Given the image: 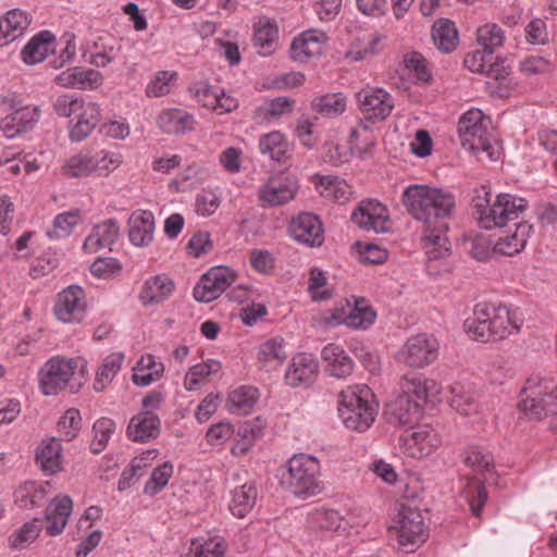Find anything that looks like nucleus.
I'll return each instance as SVG.
<instances>
[{
  "label": "nucleus",
  "mask_w": 557,
  "mask_h": 557,
  "mask_svg": "<svg viewBox=\"0 0 557 557\" xmlns=\"http://www.w3.org/2000/svg\"><path fill=\"white\" fill-rule=\"evenodd\" d=\"M403 205L423 226L437 225L440 231H448L447 220L456 207L455 197L442 188L413 184L403 193Z\"/></svg>",
  "instance_id": "obj_1"
},
{
  "label": "nucleus",
  "mask_w": 557,
  "mask_h": 557,
  "mask_svg": "<svg viewBox=\"0 0 557 557\" xmlns=\"http://www.w3.org/2000/svg\"><path fill=\"white\" fill-rule=\"evenodd\" d=\"M473 202L479 223L485 230L504 227L508 222L517 220L527 209L524 199L509 194H500L491 202V191L485 186L478 190Z\"/></svg>",
  "instance_id": "obj_2"
},
{
  "label": "nucleus",
  "mask_w": 557,
  "mask_h": 557,
  "mask_svg": "<svg viewBox=\"0 0 557 557\" xmlns=\"http://www.w3.org/2000/svg\"><path fill=\"white\" fill-rule=\"evenodd\" d=\"M463 463L469 467L474 475L467 479L462 495L470 506L473 516L480 517L482 508L487 500V492L484 482L488 481L494 469L492 455L479 446H468L462 453Z\"/></svg>",
  "instance_id": "obj_3"
},
{
  "label": "nucleus",
  "mask_w": 557,
  "mask_h": 557,
  "mask_svg": "<svg viewBox=\"0 0 557 557\" xmlns=\"http://www.w3.org/2000/svg\"><path fill=\"white\" fill-rule=\"evenodd\" d=\"M338 412L347 429L364 432L374 422L377 405L367 385L349 386L341 393Z\"/></svg>",
  "instance_id": "obj_4"
},
{
  "label": "nucleus",
  "mask_w": 557,
  "mask_h": 557,
  "mask_svg": "<svg viewBox=\"0 0 557 557\" xmlns=\"http://www.w3.org/2000/svg\"><path fill=\"white\" fill-rule=\"evenodd\" d=\"M283 483L296 496L311 497L324 491V483L321 480L320 461L306 454L294 455L287 462V473Z\"/></svg>",
  "instance_id": "obj_5"
},
{
  "label": "nucleus",
  "mask_w": 557,
  "mask_h": 557,
  "mask_svg": "<svg viewBox=\"0 0 557 557\" xmlns=\"http://www.w3.org/2000/svg\"><path fill=\"white\" fill-rule=\"evenodd\" d=\"M518 408L530 419L557 417V383L537 375L529 377Z\"/></svg>",
  "instance_id": "obj_6"
},
{
  "label": "nucleus",
  "mask_w": 557,
  "mask_h": 557,
  "mask_svg": "<svg viewBox=\"0 0 557 557\" xmlns=\"http://www.w3.org/2000/svg\"><path fill=\"white\" fill-rule=\"evenodd\" d=\"M488 126L490 119L481 110L471 109L467 111L458 123L462 147L474 152H485L492 159L493 146Z\"/></svg>",
  "instance_id": "obj_7"
},
{
  "label": "nucleus",
  "mask_w": 557,
  "mask_h": 557,
  "mask_svg": "<svg viewBox=\"0 0 557 557\" xmlns=\"http://www.w3.org/2000/svg\"><path fill=\"white\" fill-rule=\"evenodd\" d=\"M300 185L296 175L280 172L268 177L258 188V201L264 209L280 208L292 202Z\"/></svg>",
  "instance_id": "obj_8"
},
{
  "label": "nucleus",
  "mask_w": 557,
  "mask_h": 557,
  "mask_svg": "<svg viewBox=\"0 0 557 557\" xmlns=\"http://www.w3.org/2000/svg\"><path fill=\"white\" fill-rule=\"evenodd\" d=\"M394 528L398 531V542L404 547L425 541L424 518L412 502L404 500L397 504Z\"/></svg>",
  "instance_id": "obj_9"
},
{
  "label": "nucleus",
  "mask_w": 557,
  "mask_h": 557,
  "mask_svg": "<svg viewBox=\"0 0 557 557\" xmlns=\"http://www.w3.org/2000/svg\"><path fill=\"white\" fill-rule=\"evenodd\" d=\"M438 357V343L429 334H418L407 339L397 354L399 362L410 368H423Z\"/></svg>",
  "instance_id": "obj_10"
},
{
  "label": "nucleus",
  "mask_w": 557,
  "mask_h": 557,
  "mask_svg": "<svg viewBox=\"0 0 557 557\" xmlns=\"http://www.w3.org/2000/svg\"><path fill=\"white\" fill-rule=\"evenodd\" d=\"M236 280L235 272L227 267H213L205 273L194 287V297L200 302L218 299Z\"/></svg>",
  "instance_id": "obj_11"
},
{
  "label": "nucleus",
  "mask_w": 557,
  "mask_h": 557,
  "mask_svg": "<svg viewBox=\"0 0 557 557\" xmlns=\"http://www.w3.org/2000/svg\"><path fill=\"white\" fill-rule=\"evenodd\" d=\"M440 445L441 438L430 425L406 430L399 437L401 451L416 459L431 455Z\"/></svg>",
  "instance_id": "obj_12"
},
{
  "label": "nucleus",
  "mask_w": 557,
  "mask_h": 557,
  "mask_svg": "<svg viewBox=\"0 0 557 557\" xmlns=\"http://www.w3.org/2000/svg\"><path fill=\"white\" fill-rule=\"evenodd\" d=\"M288 233L295 242L309 248L321 247L325 239L323 223L312 212H300L293 216Z\"/></svg>",
  "instance_id": "obj_13"
},
{
  "label": "nucleus",
  "mask_w": 557,
  "mask_h": 557,
  "mask_svg": "<svg viewBox=\"0 0 557 557\" xmlns=\"http://www.w3.org/2000/svg\"><path fill=\"white\" fill-rule=\"evenodd\" d=\"M87 311L85 292L78 285H71L60 292L54 305V314L64 323H79Z\"/></svg>",
  "instance_id": "obj_14"
},
{
  "label": "nucleus",
  "mask_w": 557,
  "mask_h": 557,
  "mask_svg": "<svg viewBox=\"0 0 557 557\" xmlns=\"http://www.w3.org/2000/svg\"><path fill=\"white\" fill-rule=\"evenodd\" d=\"M76 362L72 359L52 358L40 371V387L45 395H55L75 374Z\"/></svg>",
  "instance_id": "obj_15"
},
{
  "label": "nucleus",
  "mask_w": 557,
  "mask_h": 557,
  "mask_svg": "<svg viewBox=\"0 0 557 557\" xmlns=\"http://www.w3.org/2000/svg\"><path fill=\"white\" fill-rule=\"evenodd\" d=\"M188 91L200 106L218 114L230 113L238 107L235 98L225 94L223 89L211 86L206 82L195 83L188 88Z\"/></svg>",
  "instance_id": "obj_16"
},
{
  "label": "nucleus",
  "mask_w": 557,
  "mask_h": 557,
  "mask_svg": "<svg viewBox=\"0 0 557 557\" xmlns=\"http://www.w3.org/2000/svg\"><path fill=\"white\" fill-rule=\"evenodd\" d=\"M327 41L329 37L323 30H305L293 39L289 48L290 58L299 63H308L324 53Z\"/></svg>",
  "instance_id": "obj_17"
},
{
  "label": "nucleus",
  "mask_w": 557,
  "mask_h": 557,
  "mask_svg": "<svg viewBox=\"0 0 557 557\" xmlns=\"http://www.w3.org/2000/svg\"><path fill=\"white\" fill-rule=\"evenodd\" d=\"M351 220L364 231L386 233L391 228L388 210L375 200L362 201L352 212Z\"/></svg>",
  "instance_id": "obj_18"
},
{
  "label": "nucleus",
  "mask_w": 557,
  "mask_h": 557,
  "mask_svg": "<svg viewBox=\"0 0 557 557\" xmlns=\"http://www.w3.org/2000/svg\"><path fill=\"white\" fill-rule=\"evenodd\" d=\"M357 98L361 112L370 121L385 120L394 108L392 96L382 88L362 89Z\"/></svg>",
  "instance_id": "obj_19"
},
{
  "label": "nucleus",
  "mask_w": 557,
  "mask_h": 557,
  "mask_svg": "<svg viewBox=\"0 0 557 557\" xmlns=\"http://www.w3.org/2000/svg\"><path fill=\"white\" fill-rule=\"evenodd\" d=\"M40 114L41 110L38 106H22L0 120V131L7 138H15L33 129L39 121Z\"/></svg>",
  "instance_id": "obj_20"
},
{
  "label": "nucleus",
  "mask_w": 557,
  "mask_h": 557,
  "mask_svg": "<svg viewBox=\"0 0 557 557\" xmlns=\"http://www.w3.org/2000/svg\"><path fill=\"white\" fill-rule=\"evenodd\" d=\"M496 309L497 305L494 304H479L474 307L473 315L465 321V330L472 339L481 343L491 342Z\"/></svg>",
  "instance_id": "obj_21"
},
{
  "label": "nucleus",
  "mask_w": 557,
  "mask_h": 557,
  "mask_svg": "<svg viewBox=\"0 0 557 557\" xmlns=\"http://www.w3.org/2000/svg\"><path fill=\"white\" fill-rule=\"evenodd\" d=\"M422 406L407 395H399L386 409L389 423L412 429L422 418Z\"/></svg>",
  "instance_id": "obj_22"
},
{
  "label": "nucleus",
  "mask_w": 557,
  "mask_h": 557,
  "mask_svg": "<svg viewBox=\"0 0 557 557\" xmlns=\"http://www.w3.org/2000/svg\"><path fill=\"white\" fill-rule=\"evenodd\" d=\"M319 371V362L311 354H298L293 359L285 374V380L292 387L310 385Z\"/></svg>",
  "instance_id": "obj_23"
},
{
  "label": "nucleus",
  "mask_w": 557,
  "mask_h": 557,
  "mask_svg": "<svg viewBox=\"0 0 557 557\" xmlns=\"http://www.w3.org/2000/svg\"><path fill=\"white\" fill-rule=\"evenodd\" d=\"M100 106L85 101L76 113L75 122L70 126V139L75 143L86 139L101 121Z\"/></svg>",
  "instance_id": "obj_24"
},
{
  "label": "nucleus",
  "mask_w": 557,
  "mask_h": 557,
  "mask_svg": "<svg viewBox=\"0 0 557 557\" xmlns=\"http://www.w3.org/2000/svg\"><path fill=\"white\" fill-rule=\"evenodd\" d=\"M120 236L119 223L109 219L95 225L86 237L83 248L88 253H96L103 248H110Z\"/></svg>",
  "instance_id": "obj_25"
},
{
  "label": "nucleus",
  "mask_w": 557,
  "mask_h": 557,
  "mask_svg": "<svg viewBox=\"0 0 557 557\" xmlns=\"http://www.w3.org/2000/svg\"><path fill=\"white\" fill-rule=\"evenodd\" d=\"M295 100L288 97H277L264 100L253 111V121L257 124H272L293 113Z\"/></svg>",
  "instance_id": "obj_26"
},
{
  "label": "nucleus",
  "mask_w": 557,
  "mask_h": 557,
  "mask_svg": "<svg viewBox=\"0 0 557 557\" xmlns=\"http://www.w3.org/2000/svg\"><path fill=\"white\" fill-rule=\"evenodd\" d=\"M102 74L94 69L71 67L61 72L55 82L66 88L96 89L102 84Z\"/></svg>",
  "instance_id": "obj_27"
},
{
  "label": "nucleus",
  "mask_w": 557,
  "mask_h": 557,
  "mask_svg": "<svg viewBox=\"0 0 557 557\" xmlns=\"http://www.w3.org/2000/svg\"><path fill=\"white\" fill-rule=\"evenodd\" d=\"M128 224V237L134 246L146 247L151 244L154 232V216L152 212L137 210L129 216Z\"/></svg>",
  "instance_id": "obj_28"
},
{
  "label": "nucleus",
  "mask_w": 557,
  "mask_h": 557,
  "mask_svg": "<svg viewBox=\"0 0 557 557\" xmlns=\"http://www.w3.org/2000/svg\"><path fill=\"white\" fill-rule=\"evenodd\" d=\"M62 445L60 440L50 437L44 440L36 450V465L47 475H53L62 470Z\"/></svg>",
  "instance_id": "obj_29"
},
{
  "label": "nucleus",
  "mask_w": 557,
  "mask_h": 557,
  "mask_svg": "<svg viewBox=\"0 0 557 557\" xmlns=\"http://www.w3.org/2000/svg\"><path fill=\"white\" fill-rule=\"evenodd\" d=\"M195 123L191 113L178 108L164 109L157 117L159 128L166 134H185L194 129Z\"/></svg>",
  "instance_id": "obj_30"
},
{
  "label": "nucleus",
  "mask_w": 557,
  "mask_h": 557,
  "mask_svg": "<svg viewBox=\"0 0 557 557\" xmlns=\"http://www.w3.org/2000/svg\"><path fill=\"white\" fill-rule=\"evenodd\" d=\"M73 502L66 495L57 496L47 507L46 531L49 535L55 536L63 532L67 524V519L72 513Z\"/></svg>",
  "instance_id": "obj_31"
},
{
  "label": "nucleus",
  "mask_w": 557,
  "mask_h": 557,
  "mask_svg": "<svg viewBox=\"0 0 557 557\" xmlns=\"http://www.w3.org/2000/svg\"><path fill=\"white\" fill-rule=\"evenodd\" d=\"M160 419L151 411H143L134 416L127 426V435L135 442H148L160 433Z\"/></svg>",
  "instance_id": "obj_32"
},
{
  "label": "nucleus",
  "mask_w": 557,
  "mask_h": 557,
  "mask_svg": "<svg viewBox=\"0 0 557 557\" xmlns=\"http://www.w3.org/2000/svg\"><path fill=\"white\" fill-rule=\"evenodd\" d=\"M174 289V281L165 274H159L144 283L139 299L145 306L161 304L171 297Z\"/></svg>",
  "instance_id": "obj_33"
},
{
  "label": "nucleus",
  "mask_w": 557,
  "mask_h": 557,
  "mask_svg": "<svg viewBox=\"0 0 557 557\" xmlns=\"http://www.w3.org/2000/svg\"><path fill=\"white\" fill-rule=\"evenodd\" d=\"M55 50V37L49 30H42L35 35L27 45L23 48L21 55L22 60L28 64L34 65L42 62L46 58L53 53Z\"/></svg>",
  "instance_id": "obj_34"
},
{
  "label": "nucleus",
  "mask_w": 557,
  "mask_h": 557,
  "mask_svg": "<svg viewBox=\"0 0 557 557\" xmlns=\"http://www.w3.org/2000/svg\"><path fill=\"white\" fill-rule=\"evenodd\" d=\"M30 24L27 12L13 9L0 18V47L22 37Z\"/></svg>",
  "instance_id": "obj_35"
},
{
  "label": "nucleus",
  "mask_w": 557,
  "mask_h": 557,
  "mask_svg": "<svg viewBox=\"0 0 557 557\" xmlns=\"http://www.w3.org/2000/svg\"><path fill=\"white\" fill-rule=\"evenodd\" d=\"M322 359L325 362L326 372L334 377L344 379L352 372V359L336 344H329L323 348Z\"/></svg>",
  "instance_id": "obj_36"
},
{
  "label": "nucleus",
  "mask_w": 557,
  "mask_h": 557,
  "mask_svg": "<svg viewBox=\"0 0 557 557\" xmlns=\"http://www.w3.org/2000/svg\"><path fill=\"white\" fill-rule=\"evenodd\" d=\"M522 320L515 311L508 307L497 305L494 323H492V337L491 342H498L508 338L511 335L518 334Z\"/></svg>",
  "instance_id": "obj_37"
},
{
  "label": "nucleus",
  "mask_w": 557,
  "mask_h": 557,
  "mask_svg": "<svg viewBox=\"0 0 557 557\" xmlns=\"http://www.w3.org/2000/svg\"><path fill=\"white\" fill-rule=\"evenodd\" d=\"M403 394L409 396L413 401L424 404L431 396L440 393L436 381L425 379L421 374L406 375L403 382Z\"/></svg>",
  "instance_id": "obj_38"
},
{
  "label": "nucleus",
  "mask_w": 557,
  "mask_h": 557,
  "mask_svg": "<svg viewBox=\"0 0 557 557\" xmlns=\"http://www.w3.org/2000/svg\"><path fill=\"white\" fill-rule=\"evenodd\" d=\"M259 149L262 154L269 156L276 162H286L290 157V145L284 134L278 131L263 135L259 140Z\"/></svg>",
  "instance_id": "obj_39"
},
{
  "label": "nucleus",
  "mask_w": 557,
  "mask_h": 557,
  "mask_svg": "<svg viewBox=\"0 0 557 557\" xmlns=\"http://www.w3.org/2000/svg\"><path fill=\"white\" fill-rule=\"evenodd\" d=\"M278 38V28L275 22L268 17H261L255 25V46L262 55L274 52Z\"/></svg>",
  "instance_id": "obj_40"
},
{
  "label": "nucleus",
  "mask_w": 557,
  "mask_h": 557,
  "mask_svg": "<svg viewBox=\"0 0 557 557\" xmlns=\"http://www.w3.org/2000/svg\"><path fill=\"white\" fill-rule=\"evenodd\" d=\"M447 231L437 230V225L424 226L423 248L430 260L446 258L450 253Z\"/></svg>",
  "instance_id": "obj_41"
},
{
  "label": "nucleus",
  "mask_w": 557,
  "mask_h": 557,
  "mask_svg": "<svg viewBox=\"0 0 557 557\" xmlns=\"http://www.w3.org/2000/svg\"><path fill=\"white\" fill-rule=\"evenodd\" d=\"M221 370V363L214 359H208L189 368L184 377V387L189 391H198L201 385L209 382L210 376Z\"/></svg>",
  "instance_id": "obj_42"
},
{
  "label": "nucleus",
  "mask_w": 557,
  "mask_h": 557,
  "mask_svg": "<svg viewBox=\"0 0 557 557\" xmlns=\"http://www.w3.org/2000/svg\"><path fill=\"white\" fill-rule=\"evenodd\" d=\"M317 189L323 198L342 205L346 203L352 195L350 185L343 180L331 176L319 177Z\"/></svg>",
  "instance_id": "obj_43"
},
{
  "label": "nucleus",
  "mask_w": 557,
  "mask_h": 557,
  "mask_svg": "<svg viewBox=\"0 0 557 557\" xmlns=\"http://www.w3.org/2000/svg\"><path fill=\"white\" fill-rule=\"evenodd\" d=\"M257 496V487L252 483H245L235 488L230 504L231 512L238 518H244L255 507Z\"/></svg>",
  "instance_id": "obj_44"
},
{
  "label": "nucleus",
  "mask_w": 557,
  "mask_h": 557,
  "mask_svg": "<svg viewBox=\"0 0 557 557\" xmlns=\"http://www.w3.org/2000/svg\"><path fill=\"white\" fill-rule=\"evenodd\" d=\"M61 173L69 178L88 177L94 174L91 152L81 150L66 158L61 166Z\"/></svg>",
  "instance_id": "obj_45"
},
{
  "label": "nucleus",
  "mask_w": 557,
  "mask_h": 557,
  "mask_svg": "<svg viewBox=\"0 0 557 557\" xmlns=\"http://www.w3.org/2000/svg\"><path fill=\"white\" fill-rule=\"evenodd\" d=\"M163 371V363L157 362L152 355L143 356L134 368L133 382L137 386H148L158 381Z\"/></svg>",
  "instance_id": "obj_46"
},
{
  "label": "nucleus",
  "mask_w": 557,
  "mask_h": 557,
  "mask_svg": "<svg viewBox=\"0 0 557 557\" xmlns=\"http://www.w3.org/2000/svg\"><path fill=\"white\" fill-rule=\"evenodd\" d=\"M531 231L532 226L530 224L519 223L512 235L502 237L496 242L495 251L506 256L519 253L525 247Z\"/></svg>",
  "instance_id": "obj_47"
},
{
  "label": "nucleus",
  "mask_w": 557,
  "mask_h": 557,
  "mask_svg": "<svg viewBox=\"0 0 557 557\" xmlns=\"http://www.w3.org/2000/svg\"><path fill=\"white\" fill-rule=\"evenodd\" d=\"M258 400V389L251 386H240L233 391L227 399V409L234 414H247Z\"/></svg>",
  "instance_id": "obj_48"
},
{
  "label": "nucleus",
  "mask_w": 557,
  "mask_h": 557,
  "mask_svg": "<svg viewBox=\"0 0 557 557\" xmlns=\"http://www.w3.org/2000/svg\"><path fill=\"white\" fill-rule=\"evenodd\" d=\"M451 397L449 404L461 416H471L478 412V403L469 386L454 383L449 387Z\"/></svg>",
  "instance_id": "obj_49"
},
{
  "label": "nucleus",
  "mask_w": 557,
  "mask_h": 557,
  "mask_svg": "<svg viewBox=\"0 0 557 557\" xmlns=\"http://www.w3.org/2000/svg\"><path fill=\"white\" fill-rule=\"evenodd\" d=\"M348 326L368 329L375 321L376 314L364 298L355 299L354 305L347 301Z\"/></svg>",
  "instance_id": "obj_50"
},
{
  "label": "nucleus",
  "mask_w": 557,
  "mask_h": 557,
  "mask_svg": "<svg viewBox=\"0 0 557 557\" xmlns=\"http://www.w3.org/2000/svg\"><path fill=\"white\" fill-rule=\"evenodd\" d=\"M124 361L122 352H113L109 355L99 367L94 381V388L97 392H102L114 379L121 370Z\"/></svg>",
  "instance_id": "obj_51"
},
{
  "label": "nucleus",
  "mask_w": 557,
  "mask_h": 557,
  "mask_svg": "<svg viewBox=\"0 0 557 557\" xmlns=\"http://www.w3.org/2000/svg\"><path fill=\"white\" fill-rule=\"evenodd\" d=\"M432 38L436 48L445 53L451 52L457 45V29L448 20H441L432 28Z\"/></svg>",
  "instance_id": "obj_52"
},
{
  "label": "nucleus",
  "mask_w": 557,
  "mask_h": 557,
  "mask_svg": "<svg viewBox=\"0 0 557 557\" xmlns=\"http://www.w3.org/2000/svg\"><path fill=\"white\" fill-rule=\"evenodd\" d=\"M505 38L504 30L495 23H486L476 30V41L487 53L503 47Z\"/></svg>",
  "instance_id": "obj_53"
},
{
  "label": "nucleus",
  "mask_w": 557,
  "mask_h": 557,
  "mask_svg": "<svg viewBox=\"0 0 557 557\" xmlns=\"http://www.w3.org/2000/svg\"><path fill=\"white\" fill-rule=\"evenodd\" d=\"M346 97L341 94H327L315 98L312 101V109L329 117H335L346 110Z\"/></svg>",
  "instance_id": "obj_54"
},
{
  "label": "nucleus",
  "mask_w": 557,
  "mask_h": 557,
  "mask_svg": "<svg viewBox=\"0 0 557 557\" xmlns=\"http://www.w3.org/2000/svg\"><path fill=\"white\" fill-rule=\"evenodd\" d=\"M49 487V482H26L18 491L21 506L25 508L42 506L46 502Z\"/></svg>",
  "instance_id": "obj_55"
},
{
  "label": "nucleus",
  "mask_w": 557,
  "mask_h": 557,
  "mask_svg": "<svg viewBox=\"0 0 557 557\" xmlns=\"http://www.w3.org/2000/svg\"><path fill=\"white\" fill-rule=\"evenodd\" d=\"M79 222L81 214L77 210L60 213L54 218L52 228L47 232V236L52 239L67 237Z\"/></svg>",
  "instance_id": "obj_56"
},
{
  "label": "nucleus",
  "mask_w": 557,
  "mask_h": 557,
  "mask_svg": "<svg viewBox=\"0 0 557 557\" xmlns=\"http://www.w3.org/2000/svg\"><path fill=\"white\" fill-rule=\"evenodd\" d=\"M177 73L174 71H159L146 87V96L148 98H159L171 92Z\"/></svg>",
  "instance_id": "obj_57"
},
{
  "label": "nucleus",
  "mask_w": 557,
  "mask_h": 557,
  "mask_svg": "<svg viewBox=\"0 0 557 557\" xmlns=\"http://www.w3.org/2000/svg\"><path fill=\"white\" fill-rule=\"evenodd\" d=\"M94 438L90 443V449L94 454L103 451L115 431V423L112 419L101 418L97 420L92 428Z\"/></svg>",
  "instance_id": "obj_58"
},
{
  "label": "nucleus",
  "mask_w": 557,
  "mask_h": 557,
  "mask_svg": "<svg viewBox=\"0 0 557 557\" xmlns=\"http://www.w3.org/2000/svg\"><path fill=\"white\" fill-rule=\"evenodd\" d=\"M185 557H225L224 542L219 537L208 539L205 542L193 541Z\"/></svg>",
  "instance_id": "obj_59"
},
{
  "label": "nucleus",
  "mask_w": 557,
  "mask_h": 557,
  "mask_svg": "<svg viewBox=\"0 0 557 557\" xmlns=\"http://www.w3.org/2000/svg\"><path fill=\"white\" fill-rule=\"evenodd\" d=\"M41 531V522L38 519L25 522L10 537V546L13 548H24L37 539Z\"/></svg>",
  "instance_id": "obj_60"
},
{
  "label": "nucleus",
  "mask_w": 557,
  "mask_h": 557,
  "mask_svg": "<svg viewBox=\"0 0 557 557\" xmlns=\"http://www.w3.org/2000/svg\"><path fill=\"white\" fill-rule=\"evenodd\" d=\"M308 292L314 301L327 300L333 297V289L327 287L325 272L318 268L310 270Z\"/></svg>",
  "instance_id": "obj_61"
},
{
  "label": "nucleus",
  "mask_w": 557,
  "mask_h": 557,
  "mask_svg": "<svg viewBox=\"0 0 557 557\" xmlns=\"http://www.w3.org/2000/svg\"><path fill=\"white\" fill-rule=\"evenodd\" d=\"M349 145L350 149L356 151L359 157H364V153L375 145V138L368 125L359 123L358 126L351 128Z\"/></svg>",
  "instance_id": "obj_62"
},
{
  "label": "nucleus",
  "mask_w": 557,
  "mask_h": 557,
  "mask_svg": "<svg viewBox=\"0 0 557 557\" xmlns=\"http://www.w3.org/2000/svg\"><path fill=\"white\" fill-rule=\"evenodd\" d=\"M312 522L320 529L337 532L346 530L345 518L334 509H319L312 515Z\"/></svg>",
  "instance_id": "obj_63"
},
{
  "label": "nucleus",
  "mask_w": 557,
  "mask_h": 557,
  "mask_svg": "<svg viewBox=\"0 0 557 557\" xmlns=\"http://www.w3.org/2000/svg\"><path fill=\"white\" fill-rule=\"evenodd\" d=\"M82 429V417L77 409L71 408L60 418L58 422V432L61 435L60 442L72 441Z\"/></svg>",
  "instance_id": "obj_64"
}]
</instances>
